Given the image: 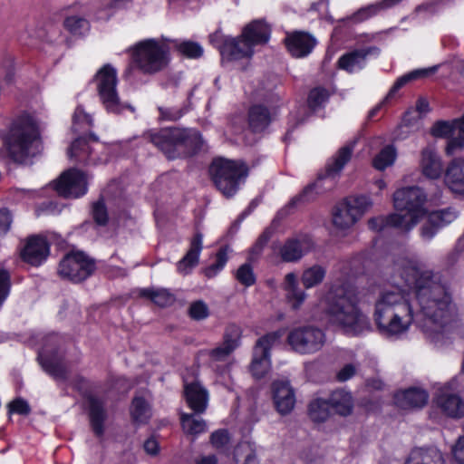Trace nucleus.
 Here are the masks:
<instances>
[{"label":"nucleus","mask_w":464,"mask_h":464,"mask_svg":"<svg viewBox=\"0 0 464 464\" xmlns=\"http://www.w3.org/2000/svg\"><path fill=\"white\" fill-rule=\"evenodd\" d=\"M272 115L262 105L253 106L249 111V125L254 131L264 130L271 122Z\"/></svg>","instance_id":"nucleus-36"},{"label":"nucleus","mask_w":464,"mask_h":464,"mask_svg":"<svg viewBox=\"0 0 464 464\" xmlns=\"http://www.w3.org/2000/svg\"><path fill=\"white\" fill-rule=\"evenodd\" d=\"M397 158V151L393 146L384 147L373 159L372 164L376 169L383 170L392 166Z\"/></svg>","instance_id":"nucleus-44"},{"label":"nucleus","mask_w":464,"mask_h":464,"mask_svg":"<svg viewBox=\"0 0 464 464\" xmlns=\"http://www.w3.org/2000/svg\"><path fill=\"white\" fill-rule=\"evenodd\" d=\"M116 145L100 142L95 137L76 139L68 150L71 160L83 165H97L110 160L109 150Z\"/></svg>","instance_id":"nucleus-10"},{"label":"nucleus","mask_w":464,"mask_h":464,"mask_svg":"<svg viewBox=\"0 0 464 464\" xmlns=\"http://www.w3.org/2000/svg\"><path fill=\"white\" fill-rule=\"evenodd\" d=\"M376 54H378V49L375 47L355 50L343 54L339 59L338 64L341 69L348 72H355L365 66L368 55Z\"/></svg>","instance_id":"nucleus-24"},{"label":"nucleus","mask_w":464,"mask_h":464,"mask_svg":"<svg viewBox=\"0 0 464 464\" xmlns=\"http://www.w3.org/2000/svg\"><path fill=\"white\" fill-rule=\"evenodd\" d=\"M131 63L143 73L153 74L163 70L169 62V43L166 38H149L128 49Z\"/></svg>","instance_id":"nucleus-7"},{"label":"nucleus","mask_w":464,"mask_h":464,"mask_svg":"<svg viewBox=\"0 0 464 464\" xmlns=\"http://www.w3.org/2000/svg\"><path fill=\"white\" fill-rule=\"evenodd\" d=\"M202 250V235L196 234L190 243V248L186 256L178 263V272L183 275H188L191 272L198 263L200 252Z\"/></svg>","instance_id":"nucleus-29"},{"label":"nucleus","mask_w":464,"mask_h":464,"mask_svg":"<svg viewBox=\"0 0 464 464\" xmlns=\"http://www.w3.org/2000/svg\"><path fill=\"white\" fill-rule=\"evenodd\" d=\"M402 0H381L374 4H371L367 6L362 7L356 13L350 17L354 23L363 22L374 15L381 14L382 12L390 9L398 5Z\"/></svg>","instance_id":"nucleus-31"},{"label":"nucleus","mask_w":464,"mask_h":464,"mask_svg":"<svg viewBox=\"0 0 464 464\" xmlns=\"http://www.w3.org/2000/svg\"><path fill=\"white\" fill-rule=\"evenodd\" d=\"M459 215V211L454 207H449L443 209L432 211L429 215V222L437 227H443L455 221Z\"/></svg>","instance_id":"nucleus-38"},{"label":"nucleus","mask_w":464,"mask_h":464,"mask_svg":"<svg viewBox=\"0 0 464 464\" xmlns=\"http://www.w3.org/2000/svg\"><path fill=\"white\" fill-rule=\"evenodd\" d=\"M90 420L92 430L97 436L103 434V422L106 419V413L102 402L93 398H89Z\"/></svg>","instance_id":"nucleus-34"},{"label":"nucleus","mask_w":464,"mask_h":464,"mask_svg":"<svg viewBox=\"0 0 464 464\" xmlns=\"http://www.w3.org/2000/svg\"><path fill=\"white\" fill-rule=\"evenodd\" d=\"M436 70H437L436 66L430 67V68H424V69H418V70L410 72L409 73L400 77L395 82V83L393 84L392 89L390 90L385 100L387 101V100L392 98L395 95L396 92L398 90H400L402 86H404L406 83H408L411 81L417 80V79L425 78V77L430 75L431 73L435 72Z\"/></svg>","instance_id":"nucleus-37"},{"label":"nucleus","mask_w":464,"mask_h":464,"mask_svg":"<svg viewBox=\"0 0 464 464\" xmlns=\"http://www.w3.org/2000/svg\"><path fill=\"white\" fill-rule=\"evenodd\" d=\"M329 98L328 92L324 88L313 89L308 96V106L312 111L323 107Z\"/></svg>","instance_id":"nucleus-50"},{"label":"nucleus","mask_w":464,"mask_h":464,"mask_svg":"<svg viewBox=\"0 0 464 464\" xmlns=\"http://www.w3.org/2000/svg\"><path fill=\"white\" fill-rule=\"evenodd\" d=\"M130 414L133 421L138 424L146 423L151 416L150 405L145 398L136 396L130 407Z\"/></svg>","instance_id":"nucleus-41"},{"label":"nucleus","mask_w":464,"mask_h":464,"mask_svg":"<svg viewBox=\"0 0 464 464\" xmlns=\"http://www.w3.org/2000/svg\"><path fill=\"white\" fill-rule=\"evenodd\" d=\"M332 222L337 231L344 232L353 227L357 221L342 202L333 209Z\"/></svg>","instance_id":"nucleus-33"},{"label":"nucleus","mask_w":464,"mask_h":464,"mask_svg":"<svg viewBox=\"0 0 464 464\" xmlns=\"http://www.w3.org/2000/svg\"><path fill=\"white\" fill-rule=\"evenodd\" d=\"M448 140L445 152L448 156H452L457 152L461 151L464 149V140L455 135Z\"/></svg>","instance_id":"nucleus-57"},{"label":"nucleus","mask_w":464,"mask_h":464,"mask_svg":"<svg viewBox=\"0 0 464 464\" xmlns=\"http://www.w3.org/2000/svg\"><path fill=\"white\" fill-rule=\"evenodd\" d=\"M356 372V368L353 364H346L343 368H342L338 374L337 378L341 382H345L352 378Z\"/></svg>","instance_id":"nucleus-63"},{"label":"nucleus","mask_w":464,"mask_h":464,"mask_svg":"<svg viewBox=\"0 0 464 464\" xmlns=\"http://www.w3.org/2000/svg\"><path fill=\"white\" fill-rule=\"evenodd\" d=\"M429 399L427 392L420 388H410L394 395L396 405L401 409L423 407Z\"/></svg>","instance_id":"nucleus-25"},{"label":"nucleus","mask_w":464,"mask_h":464,"mask_svg":"<svg viewBox=\"0 0 464 464\" xmlns=\"http://www.w3.org/2000/svg\"><path fill=\"white\" fill-rule=\"evenodd\" d=\"M280 332L269 333L259 338L254 347L250 372L256 379L265 377L271 369L270 350L279 342Z\"/></svg>","instance_id":"nucleus-13"},{"label":"nucleus","mask_w":464,"mask_h":464,"mask_svg":"<svg viewBox=\"0 0 464 464\" xmlns=\"http://www.w3.org/2000/svg\"><path fill=\"white\" fill-rule=\"evenodd\" d=\"M273 401L281 415L289 414L295 405V392L286 379L276 380L272 384Z\"/></svg>","instance_id":"nucleus-16"},{"label":"nucleus","mask_w":464,"mask_h":464,"mask_svg":"<svg viewBox=\"0 0 464 464\" xmlns=\"http://www.w3.org/2000/svg\"><path fill=\"white\" fill-rule=\"evenodd\" d=\"M326 276V269L320 265H314L304 270L301 276L303 285L306 288H313L320 285Z\"/></svg>","instance_id":"nucleus-40"},{"label":"nucleus","mask_w":464,"mask_h":464,"mask_svg":"<svg viewBox=\"0 0 464 464\" xmlns=\"http://www.w3.org/2000/svg\"><path fill=\"white\" fill-rule=\"evenodd\" d=\"M169 49L175 47L181 54L190 59L199 58L203 54L200 44L190 41L169 40Z\"/></svg>","instance_id":"nucleus-43"},{"label":"nucleus","mask_w":464,"mask_h":464,"mask_svg":"<svg viewBox=\"0 0 464 464\" xmlns=\"http://www.w3.org/2000/svg\"><path fill=\"white\" fill-rule=\"evenodd\" d=\"M180 420L182 428L188 434L198 435L205 432L208 429L204 420L193 414L182 413Z\"/></svg>","instance_id":"nucleus-42"},{"label":"nucleus","mask_w":464,"mask_h":464,"mask_svg":"<svg viewBox=\"0 0 464 464\" xmlns=\"http://www.w3.org/2000/svg\"><path fill=\"white\" fill-rule=\"evenodd\" d=\"M429 111V102L423 99L420 98L417 101L415 109H410L406 111L403 116V122L405 125H411L417 120L420 119L423 115H425Z\"/></svg>","instance_id":"nucleus-47"},{"label":"nucleus","mask_w":464,"mask_h":464,"mask_svg":"<svg viewBox=\"0 0 464 464\" xmlns=\"http://www.w3.org/2000/svg\"><path fill=\"white\" fill-rule=\"evenodd\" d=\"M50 254L47 240L41 236L30 237L21 250L22 259L34 266L42 265Z\"/></svg>","instance_id":"nucleus-17"},{"label":"nucleus","mask_w":464,"mask_h":464,"mask_svg":"<svg viewBox=\"0 0 464 464\" xmlns=\"http://www.w3.org/2000/svg\"><path fill=\"white\" fill-rule=\"evenodd\" d=\"M453 456L459 464H464V436H460L452 449Z\"/></svg>","instance_id":"nucleus-60"},{"label":"nucleus","mask_w":464,"mask_h":464,"mask_svg":"<svg viewBox=\"0 0 464 464\" xmlns=\"http://www.w3.org/2000/svg\"><path fill=\"white\" fill-rule=\"evenodd\" d=\"M39 362L43 369L56 380H64L67 376L66 367L56 354L50 355L46 349H43L38 354Z\"/></svg>","instance_id":"nucleus-28"},{"label":"nucleus","mask_w":464,"mask_h":464,"mask_svg":"<svg viewBox=\"0 0 464 464\" xmlns=\"http://www.w3.org/2000/svg\"><path fill=\"white\" fill-rule=\"evenodd\" d=\"M53 186L60 196L75 198L87 192L88 178L82 171L70 169L63 172Z\"/></svg>","instance_id":"nucleus-14"},{"label":"nucleus","mask_w":464,"mask_h":464,"mask_svg":"<svg viewBox=\"0 0 464 464\" xmlns=\"http://www.w3.org/2000/svg\"><path fill=\"white\" fill-rule=\"evenodd\" d=\"M286 342L295 353L312 354L324 345L325 334L320 328L314 326H298L288 333Z\"/></svg>","instance_id":"nucleus-11"},{"label":"nucleus","mask_w":464,"mask_h":464,"mask_svg":"<svg viewBox=\"0 0 464 464\" xmlns=\"http://www.w3.org/2000/svg\"><path fill=\"white\" fill-rule=\"evenodd\" d=\"M228 441L229 436L225 430H217L211 435V444L218 450H223Z\"/></svg>","instance_id":"nucleus-56"},{"label":"nucleus","mask_w":464,"mask_h":464,"mask_svg":"<svg viewBox=\"0 0 464 464\" xmlns=\"http://www.w3.org/2000/svg\"><path fill=\"white\" fill-rule=\"evenodd\" d=\"M455 120L451 121H440L434 123L430 130L432 136L436 138H450L455 136Z\"/></svg>","instance_id":"nucleus-49"},{"label":"nucleus","mask_w":464,"mask_h":464,"mask_svg":"<svg viewBox=\"0 0 464 464\" xmlns=\"http://www.w3.org/2000/svg\"><path fill=\"white\" fill-rule=\"evenodd\" d=\"M12 224V216L5 208H0V236L6 234Z\"/></svg>","instance_id":"nucleus-58"},{"label":"nucleus","mask_w":464,"mask_h":464,"mask_svg":"<svg viewBox=\"0 0 464 464\" xmlns=\"http://www.w3.org/2000/svg\"><path fill=\"white\" fill-rule=\"evenodd\" d=\"M270 28L263 21H253L246 25L238 38L225 36L219 32L210 35L211 44L217 47L223 58L237 61L249 59L257 46L269 41Z\"/></svg>","instance_id":"nucleus-4"},{"label":"nucleus","mask_w":464,"mask_h":464,"mask_svg":"<svg viewBox=\"0 0 464 464\" xmlns=\"http://www.w3.org/2000/svg\"><path fill=\"white\" fill-rule=\"evenodd\" d=\"M209 172L218 189L227 198L237 193L247 176L245 164L223 158L213 160Z\"/></svg>","instance_id":"nucleus-8"},{"label":"nucleus","mask_w":464,"mask_h":464,"mask_svg":"<svg viewBox=\"0 0 464 464\" xmlns=\"http://www.w3.org/2000/svg\"><path fill=\"white\" fill-rule=\"evenodd\" d=\"M312 239L308 236H298L288 239L280 248L285 262H296L312 250Z\"/></svg>","instance_id":"nucleus-20"},{"label":"nucleus","mask_w":464,"mask_h":464,"mask_svg":"<svg viewBox=\"0 0 464 464\" xmlns=\"http://www.w3.org/2000/svg\"><path fill=\"white\" fill-rule=\"evenodd\" d=\"M392 199L397 212L391 214V218L401 227V230H411L427 212V194L420 187L399 188L394 192Z\"/></svg>","instance_id":"nucleus-5"},{"label":"nucleus","mask_w":464,"mask_h":464,"mask_svg":"<svg viewBox=\"0 0 464 464\" xmlns=\"http://www.w3.org/2000/svg\"><path fill=\"white\" fill-rule=\"evenodd\" d=\"M140 295L159 306H168L175 301V296L164 288H143L140 291Z\"/></svg>","instance_id":"nucleus-39"},{"label":"nucleus","mask_w":464,"mask_h":464,"mask_svg":"<svg viewBox=\"0 0 464 464\" xmlns=\"http://www.w3.org/2000/svg\"><path fill=\"white\" fill-rule=\"evenodd\" d=\"M93 218L100 225H103L107 221L106 208L102 202H96L93 205Z\"/></svg>","instance_id":"nucleus-59"},{"label":"nucleus","mask_w":464,"mask_h":464,"mask_svg":"<svg viewBox=\"0 0 464 464\" xmlns=\"http://www.w3.org/2000/svg\"><path fill=\"white\" fill-rule=\"evenodd\" d=\"M236 277L239 283L246 286H250L255 284L256 276L253 268L248 264H244L237 271Z\"/></svg>","instance_id":"nucleus-53"},{"label":"nucleus","mask_w":464,"mask_h":464,"mask_svg":"<svg viewBox=\"0 0 464 464\" xmlns=\"http://www.w3.org/2000/svg\"><path fill=\"white\" fill-rule=\"evenodd\" d=\"M243 452L246 453L245 464H254L256 456L252 445L250 443L244 442L237 446V448L235 450V458L237 461L238 460V458L243 454Z\"/></svg>","instance_id":"nucleus-55"},{"label":"nucleus","mask_w":464,"mask_h":464,"mask_svg":"<svg viewBox=\"0 0 464 464\" xmlns=\"http://www.w3.org/2000/svg\"><path fill=\"white\" fill-rule=\"evenodd\" d=\"M189 314L195 320L205 319L209 314L208 307L203 301H196L189 306Z\"/></svg>","instance_id":"nucleus-54"},{"label":"nucleus","mask_w":464,"mask_h":464,"mask_svg":"<svg viewBox=\"0 0 464 464\" xmlns=\"http://www.w3.org/2000/svg\"><path fill=\"white\" fill-rule=\"evenodd\" d=\"M409 464H444V459L441 452L436 448H420L411 451Z\"/></svg>","instance_id":"nucleus-32"},{"label":"nucleus","mask_w":464,"mask_h":464,"mask_svg":"<svg viewBox=\"0 0 464 464\" xmlns=\"http://www.w3.org/2000/svg\"><path fill=\"white\" fill-rule=\"evenodd\" d=\"M444 184L454 194L464 195V159L450 160L444 172Z\"/></svg>","instance_id":"nucleus-22"},{"label":"nucleus","mask_w":464,"mask_h":464,"mask_svg":"<svg viewBox=\"0 0 464 464\" xmlns=\"http://www.w3.org/2000/svg\"><path fill=\"white\" fill-rule=\"evenodd\" d=\"M283 290L285 292V299L294 309H299L306 300L307 294L299 287L297 276L295 273H288L285 276Z\"/></svg>","instance_id":"nucleus-27"},{"label":"nucleus","mask_w":464,"mask_h":464,"mask_svg":"<svg viewBox=\"0 0 464 464\" xmlns=\"http://www.w3.org/2000/svg\"><path fill=\"white\" fill-rule=\"evenodd\" d=\"M270 237V233L268 231L264 232L254 246L251 248V255L257 256L261 253L264 246L267 243Z\"/></svg>","instance_id":"nucleus-62"},{"label":"nucleus","mask_w":464,"mask_h":464,"mask_svg":"<svg viewBox=\"0 0 464 464\" xmlns=\"http://www.w3.org/2000/svg\"><path fill=\"white\" fill-rule=\"evenodd\" d=\"M227 262V250L223 248L219 250L216 256V261L205 269V275L208 277L217 276L226 266Z\"/></svg>","instance_id":"nucleus-51"},{"label":"nucleus","mask_w":464,"mask_h":464,"mask_svg":"<svg viewBox=\"0 0 464 464\" xmlns=\"http://www.w3.org/2000/svg\"><path fill=\"white\" fill-rule=\"evenodd\" d=\"M9 407L12 412L18 414H27L30 411L27 402L22 399L13 401Z\"/></svg>","instance_id":"nucleus-61"},{"label":"nucleus","mask_w":464,"mask_h":464,"mask_svg":"<svg viewBox=\"0 0 464 464\" xmlns=\"http://www.w3.org/2000/svg\"><path fill=\"white\" fill-rule=\"evenodd\" d=\"M94 82L99 99L109 113L119 114L127 109L134 111L130 104L121 101L117 91V71L111 64L103 65L96 72Z\"/></svg>","instance_id":"nucleus-9"},{"label":"nucleus","mask_w":464,"mask_h":464,"mask_svg":"<svg viewBox=\"0 0 464 464\" xmlns=\"http://www.w3.org/2000/svg\"><path fill=\"white\" fill-rule=\"evenodd\" d=\"M440 227H434L429 221L428 224L424 225L420 228V236L424 240H430L437 234Z\"/></svg>","instance_id":"nucleus-64"},{"label":"nucleus","mask_w":464,"mask_h":464,"mask_svg":"<svg viewBox=\"0 0 464 464\" xmlns=\"http://www.w3.org/2000/svg\"><path fill=\"white\" fill-rule=\"evenodd\" d=\"M64 27L74 35H83L90 29L89 22L80 16L72 15L64 20Z\"/></svg>","instance_id":"nucleus-46"},{"label":"nucleus","mask_w":464,"mask_h":464,"mask_svg":"<svg viewBox=\"0 0 464 464\" xmlns=\"http://www.w3.org/2000/svg\"><path fill=\"white\" fill-rule=\"evenodd\" d=\"M420 171L429 179H439L443 173V162L434 147L428 146L420 151Z\"/></svg>","instance_id":"nucleus-21"},{"label":"nucleus","mask_w":464,"mask_h":464,"mask_svg":"<svg viewBox=\"0 0 464 464\" xmlns=\"http://www.w3.org/2000/svg\"><path fill=\"white\" fill-rule=\"evenodd\" d=\"M285 43L288 52L295 58L307 56L316 45V40L313 35L301 31L287 34Z\"/></svg>","instance_id":"nucleus-19"},{"label":"nucleus","mask_w":464,"mask_h":464,"mask_svg":"<svg viewBox=\"0 0 464 464\" xmlns=\"http://www.w3.org/2000/svg\"><path fill=\"white\" fill-rule=\"evenodd\" d=\"M358 222L373 205L372 199L368 195L350 196L341 201Z\"/></svg>","instance_id":"nucleus-30"},{"label":"nucleus","mask_w":464,"mask_h":464,"mask_svg":"<svg viewBox=\"0 0 464 464\" xmlns=\"http://www.w3.org/2000/svg\"><path fill=\"white\" fill-rule=\"evenodd\" d=\"M42 149L40 128L37 121L27 113L18 116L12 123L6 148L1 158L7 164L26 165Z\"/></svg>","instance_id":"nucleus-3"},{"label":"nucleus","mask_w":464,"mask_h":464,"mask_svg":"<svg viewBox=\"0 0 464 464\" xmlns=\"http://www.w3.org/2000/svg\"><path fill=\"white\" fill-rule=\"evenodd\" d=\"M241 334L240 327L236 324H230L226 328L222 343L209 352L210 364L214 370L219 372L217 363L227 361L230 353L239 346Z\"/></svg>","instance_id":"nucleus-15"},{"label":"nucleus","mask_w":464,"mask_h":464,"mask_svg":"<svg viewBox=\"0 0 464 464\" xmlns=\"http://www.w3.org/2000/svg\"><path fill=\"white\" fill-rule=\"evenodd\" d=\"M356 141L352 140L343 146L327 164L326 174L318 182L327 181L335 178L342 171L346 163L351 160Z\"/></svg>","instance_id":"nucleus-26"},{"label":"nucleus","mask_w":464,"mask_h":464,"mask_svg":"<svg viewBox=\"0 0 464 464\" xmlns=\"http://www.w3.org/2000/svg\"><path fill=\"white\" fill-rule=\"evenodd\" d=\"M329 408L328 401L315 399L309 405V416L314 422H323L329 417Z\"/></svg>","instance_id":"nucleus-45"},{"label":"nucleus","mask_w":464,"mask_h":464,"mask_svg":"<svg viewBox=\"0 0 464 464\" xmlns=\"http://www.w3.org/2000/svg\"><path fill=\"white\" fill-rule=\"evenodd\" d=\"M150 140L169 159L191 155L202 146L200 134L192 129H163L151 133Z\"/></svg>","instance_id":"nucleus-6"},{"label":"nucleus","mask_w":464,"mask_h":464,"mask_svg":"<svg viewBox=\"0 0 464 464\" xmlns=\"http://www.w3.org/2000/svg\"><path fill=\"white\" fill-rule=\"evenodd\" d=\"M392 285L382 290L373 314L382 335L400 339L413 323L435 346L448 343L457 326V307L440 276L406 257L394 264Z\"/></svg>","instance_id":"nucleus-1"},{"label":"nucleus","mask_w":464,"mask_h":464,"mask_svg":"<svg viewBox=\"0 0 464 464\" xmlns=\"http://www.w3.org/2000/svg\"><path fill=\"white\" fill-rule=\"evenodd\" d=\"M356 288L349 281L337 278L319 294L316 309L345 334L358 335L371 329L370 320L359 309Z\"/></svg>","instance_id":"nucleus-2"},{"label":"nucleus","mask_w":464,"mask_h":464,"mask_svg":"<svg viewBox=\"0 0 464 464\" xmlns=\"http://www.w3.org/2000/svg\"><path fill=\"white\" fill-rule=\"evenodd\" d=\"M185 397L188 405L196 413H202L206 411L208 402V392L198 382L188 383L185 381Z\"/></svg>","instance_id":"nucleus-23"},{"label":"nucleus","mask_w":464,"mask_h":464,"mask_svg":"<svg viewBox=\"0 0 464 464\" xmlns=\"http://www.w3.org/2000/svg\"><path fill=\"white\" fill-rule=\"evenodd\" d=\"M368 226L370 229L373 231H382L386 229L387 227H395L401 229V227L397 225L393 220L391 218V215L387 217L379 216L373 218H371L368 221Z\"/></svg>","instance_id":"nucleus-52"},{"label":"nucleus","mask_w":464,"mask_h":464,"mask_svg":"<svg viewBox=\"0 0 464 464\" xmlns=\"http://www.w3.org/2000/svg\"><path fill=\"white\" fill-rule=\"evenodd\" d=\"M328 403L338 414L343 416L350 414L353 409L351 393L343 390L334 392Z\"/></svg>","instance_id":"nucleus-35"},{"label":"nucleus","mask_w":464,"mask_h":464,"mask_svg":"<svg viewBox=\"0 0 464 464\" xmlns=\"http://www.w3.org/2000/svg\"><path fill=\"white\" fill-rule=\"evenodd\" d=\"M92 124L91 115L87 114L82 106H78L72 115V128L75 131L85 130Z\"/></svg>","instance_id":"nucleus-48"},{"label":"nucleus","mask_w":464,"mask_h":464,"mask_svg":"<svg viewBox=\"0 0 464 464\" xmlns=\"http://www.w3.org/2000/svg\"><path fill=\"white\" fill-rule=\"evenodd\" d=\"M436 404L449 417L464 416V401L453 392L452 384L442 387L436 396Z\"/></svg>","instance_id":"nucleus-18"},{"label":"nucleus","mask_w":464,"mask_h":464,"mask_svg":"<svg viewBox=\"0 0 464 464\" xmlns=\"http://www.w3.org/2000/svg\"><path fill=\"white\" fill-rule=\"evenodd\" d=\"M95 269V265L82 252H71L60 262L59 275L70 281L78 283L89 277Z\"/></svg>","instance_id":"nucleus-12"}]
</instances>
